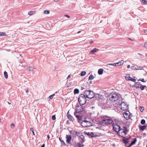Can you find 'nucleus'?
Returning a JSON list of instances; mask_svg holds the SVG:
<instances>
[{"label": "nucleus", "instance_id": "obj_63", "mask_svg": "<svg viewBox=\"0 0 147 147\" xmlns=\"http://www.w3.org/2000/svg\"><path fill=\"white\" fill-rule=\"evenodd\" d=\"M26 93H28V90H26Z\"/></svg>", "mask_w": 147, "mask_h": 147}, {"label": "nucleus", "instance_id": "obj_58", "mask_svg": "<svg viewBox=\"0 0 147 147\" xmlns=\"http://www.w3.org/2000/svg\"><path fill=\"white\" fill-rule=\"evenodd\" d=\"M109 67H110L111 68V69H113L114 68V67L113 66H112L111 67H110L109 66Z\"/></svg>", "mask_w": 147, "mask_h": 147}, {"label": "nucleus", "instance_id": "obj_16", "mask_svg": "<svg viewBox=\"0 0 147 147\" xmlns=\"http://www.w3.org/2000/svg\"><path fill=\"white\" fill-rule=\"evenodd\" d=\"M131 137L123 139L122 140L123 142L125 144V146L129 142V139Z\"/></svg>", "mask_w": 147, "mask_h": 147}, {"label": "nucleus", "instance_id": "obj_18", "mask_svg": "<svg viewBox=\"0 0 147 147\" xmlns=\"http://www.w3.org/2000/svg\"><path fill=\"white\" fill-rule=\"evenodd\" d=\"M137 67V68L136 67V66H131V68L133 70H143V67H142V68H139L138 67Z\"/></svg>", "mask_w": 147, "mask_h": 147}, {"label": "nucleus", "instance_id": "obj_57", "mask_svg": "<svg viewBox=\"0 0 147 147\" xmlns=\"http://www.w3.org/2000/svg\"><path fill=\"white\" fill-rule=\"evenodd\" d=\"M45 145L44 144H43L40 147H45Z\"/></svg>", "mask_w": 147, "mask_h": 147}, {"label": "nucleus", "instance_id": "obj_34", "mask_svg": "<svg viewBox=\"0 0 147 147\" xmlns=\"http://www.w3.org/2000/svg\"><path fill=\"white\" fill-rule=\"evenodd\" d=\"M146 122L145 120L144 119H142L141 120L140 123L142 125H144L145 124Z\"/></svg>", "mask_w": 147, "mask_h": 147}, {"label": "nucleus", "instance_id": "obj_33", "mask_svg": "<svg viewBox=\"0 0 147 147\" xmlns=\"http://www.w3.org/2000/svg\"><path fill=\"white\" fill-rule=\"evenodd\" d=\"M86 74V73L85 71H83L80 74V75L81 76H85Z\"/></svg>", "mask_w": 147, "mask_h": 147}, {"label": "nucleus", "instance_id": "obj_64", "mask_svg": "<svg viewBox=\"0 0 147 147\" xmlns=\"http://www.w3.org/2000/svg\"><path fill=\"white\" fill-rule=\"evenodd\" d=\"M7 103L9 105H10L11 104V103L9 102H8Z\"/></svg>", "mask_w": 147, "mask_h": 147}, {"label": "nucleus", "instance_id": "obj_46", "mask_svg": "<svg viewBox=\"0 0 147 147\" xmlns=\"http://www.w3.org/2000/svg\"><path fill=\"white\" fill-rule=\"evenodd\" d=\"M141 109H140V111L142 112H143L144 110V108L143 107H141Z\"/></svg>", "mask_w": 147, "mask_h": 147}, {"label": "nucleus", "instance_id": "obj_32", "mask_svg": "<svg viewBox=\"0 0 147 147\" xmlns=\"http://www.w3.org/2000/svg\"><path fill=\"white\" fill-rule=\"evenodd\" d=\"M131 77L129 76V75H128L127 76H126L125 79L127 80H129Z\"/></svg>", "mask_w": 147, "mask_h": 147}, {"label": "nucleus", "instance_id": "obj_24", "mask_svg": "<svg viewBox=\"0 0 147 147\" xmlns=\"http://www.w3.org/2000/svg\"><path fill=\"white\" fill-rule=\"evenodd\" d=\"M36 13L34 11H30L28 12V14L30 16H31L34 14Z\"/></svg>", "mask_w": 147, "mask_h": 147}, {"label": "nucleus", "instance_id": "obj_1", "mask_svg": "<svg viewBox=\"0 0 147 147\" xmlns=\"http://www.w3.org/2000/svg\"><path fill=\"white\" fill-rule=\"evenodd\" d=\"M110 117L107 115L102 116V130H104L105 129L103 128L105 126L103 125L105 124L106 125H110L112 123L117 124L119 120L117 119L113 118L112 119H110Z\"/></svg>", "mask_w": 147, "mask_h": 147}, {"label": "nucleus", "instance_id": "obj_3", "mask_svg": "<svg viewBox=\"0 0 147 147\" xmlns=\"http://www.w3.org/2000/svg\"><path fill=\"white\" fill-rule=\"evenodd\" d=\"M123 128L125 129H121V128L120 129H119V130L117 132L118 135L123 138H124L125 136L127 134L128 131L126 127H124Z\"/></svg>", "mask_w": 147, "mask_h": 147}, {"label": "nucleus", "instance_id": "obj_28", "mask_svg": "<svg viewBox=\"0 0 147 147\" xmlns=\"http://www.w3.org/2000/svg\"><path fill=\"white\" fill-rule=\"evenodd\" d=\"M79 91L78 89H75L74 91V94H78L79 93Z\"/></svg>", "mask_w": 147, "mask_h": 147}, {"label": "nucleus", "instance_id": "obj_37", "mask_svg": "<svg viewBox=\"0 0 147 147\" xmlns=\"http://www.w3.org/2000/svg\"><path fill=\"white\" fill-rule=\"evenodd\" d=\"M142 2L144 4H147V1L145 0H142Z\"/></svg>", "mask_w": 147, "mask_h": 147}, {"label": "nucleus", "instance_id": "obj_2", "mask_svg": "<svg viewBox=\"0 0 147 147\" xmlns=\"http://www.w3.org/2000/svg\"><path fill=\"white\" fill-rule=\"evenodd\" d=\"M109 100L112 102H114L119 99H121L120 94L115 92H112L109 95Z\"/></svg>", "mask_w": 147, "mask_h": 147}, {"label": "nucleus", "instance_id": "obj_51", "mask_svg": "<svg viewBox=\"0 0 147 147\" xmlns=\"http://www.w3.org/2000/svg\"><path fill=\"white\" fill-rule=\"evenodd\" d=\"M107 65H108V66H109V65H111L112 66H113V64H112V63H109L108 64H107Z\"/></svg>", "mask_w": 147, "mask_h": 147}, {"label": "nucleus", "instance_id": "obj_4", "mask_svg": "<svg viewBox=\"0 0 147 147\" xmlns=\"http://www.w3.org/2000/svg\"><path fill=\"white\" fill-rule=\"evenodd\" d=\"M78 100L80 104L81 105H83L86 103V99L84 95L81 94L79 96Z\"/></svg>", "mask_w": 147, "mask_h": 147}, {"label": "nucleus", "instance_id": "obj_40", "mask_svg": "<svg viewBox=\"0 0 147 147\" xmlns=\"http://www.w3.org/2000/svg\"><path fill=\"white\" fill-rule=\"evenodd\" d=\"M31 131H32V134L34 135H35L34 132V129L33 128H31L30 129Z\"/></svg>", "mask_w": 147, "mask_h": 147}, {"label": "nucleus", "instance_id": "obj_43", "mask_svg": "<svg viewBox=\"0 0 147 147\" xmlns=\"http://www.w3.org/2000/svg\"><path fill=\"white\" fill-rule=\"evenodd\" d=\"M98 73L99 75L101 74V68L99 69Z\"/></svg>", "mask_w": 147, "mask_h": 147}, {"label": "nucleus", "instance_id": "obj_52", "mask_svg": "<svg viewBox=\"0 0 147 147\" xmlns=\"http://www.w3.org/2000/svg\"><path fill=\"white\" fill-rule=\"evenodd\" d=\"M132 145L130 144L128 146H127V147H131Z\"/></svg>", "mask_w": 147, "mask_h": 147}, {"label": "nucleus", "instance_id": "obj_31", "mask_svg": "<svg viewBox=\"0 0 147 147\" xmlns=\"http://www.w3.org/2000/svg\"><path fill=\"white\" fill-rule=\"evenodd\" d=\"M4 74L5 76V78L6 79H7L8 78V75L6 71H5L4 72Z\"/></svg>", "mask_w": 147, "mask_h": 147}, {"label": "nucleus", "instance_id": "obj_13", "mask_svg": "<svg viewBox=\"0 0 147 147\" xmlns=\"http://www.w3.org/2000/svg\"><path fill=\"white\" fill-rule=\"evenodd\" d=\"M130 113L129 111H125L123 113V115L125 119H128L129 118L130 116Z\"/></svg>", "mask_w": 147, "mask_h": 147}, {"label": "nucleus", "instance_id": "obj_20", "mask_svg": "<svg viewBox=\"0 0 147 147\" xmlns=\"http://www.w3.org/2000/svg\"><path fill=\"white\" fill-rule=\"evenodd\" d=\"M140 130L141 131H144V129H146V125H141L139 127Z\"/></svg>", "mask_w": 147, "mask_h": 147}, {"label": "nucleus", "instance_id": "obj_36", "mask_svg": "<svg viewBox=\"0 0 147 147\" xmlns=\"http://www.w3.org/2000/svg\"><path fill=\"white\" fill-rule=\"evenodd\" d=\"M129 80H130L132 82H135L136 81V80L135 78H133L131 77Z\"/></svg>", "mask_w": 147, "mask_h": 147}, {"label": "nucleus", "instance_id": "obj_35", "mask_svg": "<svg viewBox=\"0 0 147 147\" xmlns=\"http://www.w3.org/2000/svg\"><path fill=\"white\" fill-rule=\"evenodd\" d=\"M50 11L49 10H44V14H48L49 13Z\"/></svg>", "mask_w": 147, "mask_h": 147}, {"label": "nucleus", "instance_id": "obj_45", "mask_svg": "<svg viewBox=\"0 0 147 147\" xmlns=\"http://www.w3.org/2000/svg\"><path fill=\"white\" fill-rule=\"evenodd\" d=\"M59 140L61 142H62L65 145V142L63 141L62 140H61V139L60 138H59Z\"/></svg>", "mask_w": 147, "mask_h": 147}, {"label": "nucleus", "instance_id": "obj_30", "mask_svg": "<svg viewBox=\"0 0 147 147\" xmlns=\"http://www.w3.org/2000/svg\"><path fill=\"white\" fill-rule=\"evenodd\" d=\"M6 35V33L4 32H0V37L1 36H5Z\"/></svg>", "mask_w": 147, "mask_h": 147}, {"label": "nucleus", "instance_id": "obj_48", "mask_svg": "<svg viewBox=\"0 0 147 147\" xmlns=\"http://www.w3.org/2000/svg\"><path fill=\"white\" fill-rule=\"evenodd\" d=\"M117 63H114L113 64V66L114 67V66H116L117 65Z\"/></svg>", "mask_w": 147, "mask_h": 147}, {"label": "nucleus", "instance_id": "obj_27", "mask_svg": "<svg viewBox=\"0 0 147 147\" xmlns=\"http://www.w3.org/2000/svg\"><path fill=\"white\" fill-rule=\"evenodd\" d=\"M80 137V138L81 139L83 142L85 141V140L84 139V136L82 135V134Z\"/></svg>", "mask_w": 147, "mask_h": 147}, {"label": "nucleus", "instance_id": "obj_61", "mask_svg": "<svg viewBox=\"0 0 147 147\" xmlns=\"http://www.w3.org/2000/svg\"><path fill=\"white\" fill-rule=\"evenodd\" d=\"M90 44H92V43H93V41H91L90 42Z\"/></svg>", "mask_w": 147, "mask_h": 147}, {"label": "nucleus", "instance_id": "obj_22", "mask_svg": "<svg viewBox=\"0 0 147 147\" xmlns=\"http://www.w3.org/2000/svg\"><path fill=\"white\" fill-rule=\"evenodd\" d=\"M98 50L97 49L95 48L93 49V50H92L90 51V54H94L97 51H98Z\"/></svg>", "mask_w": 147, "mask_h": 147}, {"label": "nucleus", "instance_id": "obj_7", "mask_svg": "<svg viewBox=\"0 0 147 147\" xmlns=\"http://www.w3.org/2000/svg\"><path fill=\"white\" fill-rule=\"evenodd\" d=\"M81 125L83 127H87L92 125V124L91 122L87 121H82L81 123Z\"/></svg>", "mask_w": 147, "mask_h": 147}, {"label": "nucleus", "instance_id": "obj_26", "mask_svg": "<svg viewBox=\"0 0 147 147\" xmlns=\"http://www.w3.org/2000/svg\"><path fill=\"white\" fill-rule=\"evenodd\" d=\"M117 63V64L118 65H122L123 64V61L121 60V61H120Z\"/></svg>", "mask_w": 147, "mask_h": 147}, {"label": "nucleus", "instance_id": "obj_54", "mask_svg": "<svg viewBox=\"0 0 147 147\" xmlns=\"http://www.w3.org/2000/svg\"><path fill=\"white\" fill-rule=\"evenodd\" d=\"M70 77H71V76H70V75H69L67 77V78H70Z\"/></svg>", "mask_w": 147, "mask_h": 147}, {"label": "nucleus", "instance_id": "obj_15", "mask_svg": "<svg viewBox=\"0 0 147 147\" xmlns=\"http://www.w3.org/2000/svg\"><path fill=\"white\" fill-rule=\"evenodd\" d=\"M66 142L67 144H70L71 143V141L72 139L71 136V135H66Z\"/></svg>", "mask_w": 147, "mask_h": 147}, {"label": "nucleus", "instance_id": "obj_62", "mask_svg": "<svg viewBox=\"0 0 147 147\" xmlns=\"http://www.w3.org/2000/svg\"><path fill=\"white\" fill-rule=\"evenodd\" d=\"M81 32V31H78V34H79Z\"/></svg>", "mask_w": 147, "mask_h": 147}, {"label": "nucleus", "instance_id": "obj_19", "mask_svg": "<svg viewBox=\"0 0 147 147\" xmlns=\"http://www.w3.org/2000/svg\"><path fill=\"white\" fill-rule=\"evenodd\" d=\"M67 118L69 119H70L71 121H73L74 120V117L68 114V112L67 113Z\"/></svg>", "mask_w": 147, "mask_h": 147}, {"label": "nucleus", "instance_id": "obj_38", "mask_svg": "<svg viewBox=\"0 0 147 147\" xmlns=\"http://www.w3.org/2000/svg\"><path fill=\"white\" fill-rule=\"evenodd\" d=\"M54 95H55V94H53L50 96L49 97V98L50 99H52L53 98Z\"/></svg>", "mask_w": 147, "mask_h": 147}, {"label": "nucleus", "instance_id": "obj_17", "mask_svg": "<svg viewBox=\"0 0 147 147\" xmlns=\"http://www.w3.org/2000/svg\"><path fill=\"white\" fill-rule=\"evenodd\" d=\"M100 119H98L97 118H95L93 119L92 121L93 122H95L97 124H100Z\"/></svg>", "mask_w": 147, "mask_h": 147}, {"label": "nucleus", "instance_id": "obj_10", "mask_svg": "<svg viewBox=\"0 0 147 147\" xmlns=\"http://www.w3.org/2000/svg\"><path fill=\"white\" fill-rule=\"evenodd\" d=\"M134 86L137 88L140 89L141 90H143L144 89L145 87H146L145 85L143 86L142 84H140V82H136Z\"/></svg>", "mask_w": 147, "mask_h": 147}, {"label": "nucleus", "instance_id": "obj_25", "mask_svg": "<svg viewBox=\"0 0 147 147\" xmlns=\"http://www.w3.org/2000/svg\"><path fill=\"white\" fill-rule=\"evenodd\" d=\"M76 134L77 136L80 137L82 134V133L81 132L76 131Z\"/></svg>", "mask_w": 147, "mask_h": 147}, {"label": "nucleus", "instance_id": "obj_5", "mask_svg": "<svg viewBox=\"0 0 147 147\" xmlns=\"http://www.w3.org/2000/svg\"><path fill=\"white\" fill-rule=\"evenodd\" d=\"M102 108L106 109L107 108V102L108 98L107 97H104L103 95H102Z\"/></svg>", "mask_w": 147, "mask_h": 147}, {"label": "nucleus", "instance_id": "obj_53", "mask_svg": "<svg viewBox=\"0 0 147 147\" xmlns=\"http://www.w3.org/2000/svg\"><path fill=\"white\" fill-rule=\"evenodd\" d=\"M144 32L145 33H146L147 32V30H144Z\"/></svg>", "mask_w": 147, "mask_h": 147}, {"label": "nucleus", "instance_id": "obj_11", "mask_svg": "<svg viewBox=\"0 0 147 147\" xmlns=\"http://www.w3.org/2000/svg\"><path fill=\"white\" fill-rule=\"evenodd\" d=\"M112 126L113 130L116 132L119 130V129L121 128L120 126L117 123H113Z\"/></svg>", "mask_w": 147, "mask_h": 147}, {"label": "nucleus", "instance_id": "obj_14", "mask_svg": "<svg viewBox=\"0 0 147 147\" xmlns=\"http://www.w3.org/2000/svg\"><path fill=\"white\" fill-rule=\"evenodd\" d=\"M102 93L104 94V97L108 98V96L109 97V95L111 94V93L109 92V91H105L104 90H102Z\"/></svg>", "mask_w": 147, "mask_h": 147}, {"label": "nucleus", "instance_id": "obj_44", "mask_svg": "<svg viewBox=\"0 0 147 147\" xmlns=\"http://www.w3.org/2000/svg\"><path fill=\"white\" fill-rule=\"evenodd\" d=\"M55 119H56V118H55V115H53L52 116V119L53 120H54Z\"/></svg>", "mask_w": 147, "mask_h": 147}, {"label": "nucleus", "instance_id": "obj_8", "mask_svg": "<svg viewBox=\"0 0 147 147\" xmlns=\"http://www.w3.org/2000/svg\"><path fill=\"white\" fill-rule=\"evenodd\" d=\"M96 129H97V131H98V130L99 129V127H96ZM98 134H99V136L96 135H94L93 133L92 132H86V134L88 135V136H90L91 137H96L98 136H100V133L99 132H96Z\"/></svg>", "mask_w": 147, "mask_h": 147}, {"label": "nucleus", "instance_id": "obj_12", "mask_svg": "<svg viewBox=\"0 0 147 147\" xmlns=\"http://www.w3.org/2000/svg\"><path fill=\"white\" fill-rule=\"evenodd\" d=\"M76 111L75 113H79L83 111L84 109L81 105L80 106H77L76 107Z\"/></svg>", "mask_w": 147, "mask_h": 147}, {"label": "nucleus", "instance_id": "obj_41", "mask_svg": "<svg viewBox=\"0 0 147 147\" xmlns=\"http://www.w3.org/2000/svg\"><path fill=\"white\" fill-rule=\"evenodd\" d=\"M138 81H141L142 82H146V81H144V78H142L141 80H138Z\"/></svg>", "mask_w": 147, "mask_h": 147}, {"label": "nucleus", "instance_id": "obj_42", "mask_svg": "<svg viewBox=\"0 0 147 147\" xmlns=\"http://www.w3.org/2000/svg\"><path fill=\"white\" fill-rule=\"evenodd\" d=\"M76 147H82L81 145L79 143L78 144H77L76 145Z\"/></svg>", "mask_w": 147, "mask_h": 147}, {"label": "nucleus", "instance_id": "obj_55", "mask_svg": "<svg viewBox=\"0 0 147 147\" xmlns=\"http://www.w3.org/2000/svg\"><path fill=\"white\" fill-rule=\"evenodd\" d=\"M59 0H54V1H55V2H57Z\"/></svg>", "mask_w": 147, "mask_h": 147}, {"label": "nucleus", "instance_id": "obj_60", "mask_svg": "<svg viewBox=\"0 0 147 147\" xmlns=\"http://www.w3.org/2000/svg\"><path fill=\"white\" fill-rule=\"evenodd\" d=\"M103 69L102 68V74Z\"/></svg>", "mask_w": 147, "mask_h": 147}, {"label": "nucleus", "instance_id": "obj_23", "mask_svg": "<svg viewBox=\"0 0 147 147\" xmlns=\"http://www.w3.org/2000/svg\"><path fill=\"white\" fill-rule=\"evenodd\" d=\"M136 141H137L136 138H134L133 140L131 142V144L133 145L134 144L136 143Z\"/></svg>", "mask_w": 147, "mask_h": 147}, {"label": "nucleus", "instance_id": "obj_9", "mask_svg": "<svg viewBox=\"0 0 147 147\" xmlns=\"http://www.w3.org/2000/svg\"><path fill=\"white\" fill-rule=\"evenodd\" d=\"M128 105L125 102H121L120 107L121 109L123 111H125L128 109Z\"/></svg>", "mask_w": 147, "mask_h": 147}, {"label": "nucleus", "instance_id": "obj_49", "mask_svg": "<svg viewBox=\"0 0 147 147\" xmlns=\"http://www.w3.org/2000/svg\"><path fill=\"white\" fill-rule=\"evenodd\" d=\"M144 46L145 47L147 48V42L145 43Z\"/></svg>", "mask_w": 147, "mask_h": 147}, {"label": "nucleus", "instance_id": "obj_6", "mask_svg": "<svg viewBox=\"0 0 147 147\" xmlns=\"http://www.w3.org/2000/svg\"><path fill=\"white\" fill-rule=\"evenodd\" d=\"M84 94L86 95V97L89 98H92L94 96V92L90 90L86 91Z\"/></svg>", "mask_w": 147, "mask_h": 147}, {"label": "nucleus", "instance_id": "obj_50", "mask_svg": "<svg viewBox=\"0 0 147 147\" xmlns=\"http://www.w3.org/2000/svg\"><path fill=\"white\" fill-rule=\"evenodd\" d=\"M64 16L66 17H67L68 18H70V16L67 15H65Z\"/></svg>", "mask_w": 147, "mask_h": 147}, {"label": "nucleus", "instance_id": "obj_21", "mask_svg": "<svg viewBox=\"0 0 147 147\" xmlns=\"http://www.w3.org/2000/svg\"><path fill=\"white\" fill-rule=\"evenodd\" d=\"M78 113H74V115L79 120H81L82 119V116H80L79 115H77Z\"/></svg>", "mask_w": 147, "mask_h": 147}, {"label": "nucleus", "instance_id": "obj_39", "mask_svg": "<svg viewBox=\"0 0 147 147\" xmlns=\"http://www.w3.org/2000/svg\"><path fill=\"white\" fill-rule=\"evenodd\" d=\"M28 68L29 69V71H30L33 70L34 69L33 67H30Z\"/></svg>", "mask_w": 147, "mask_h": 147}, {"label": "nucleus", "instance_id": "obj_59", "mask_svg": "<svg viewBox=\"0 0 147 147\" xmlns=\"http://www.w3.org/2000/svg\"><path fill=\"white\" fill-rule=\"evenodd\" d=\"M47 137L48 138V139L49 140V135L47 136Z\"/></svg>", "mask_w": 147, "mask_h": 147}, {"label": "nucleus", "instance_id": "obj_29", "mask_svg": "<svg viewBox=\"0 0 147 147\" xmlns=\"http://www.w3.org/2000/svg\"><path fill=\"white\" fill-rule=\"evenodd\" d=\"M94 78V76L92 75H90L89 77V80H92Z\"/></svg>", "mask_w": 147, "mask_h": 147}, {"label": "nucleus", "instance_id": "obj_56", "mask_svg": "<svg viewBox=\"0 0 147 147\" xmlns=\"http://www.w3.org/2000/svg\"><path fill=\"white\" fill-rule=\"evenodd\" d=\"M130 67V65H127V68H129Z\"/></svg>", "mask_w": 147, "mask_h": 147}, {"label": "nucleus", "instance_id": "obj_47", "mask_svg": "<svg viewBox=\"0 0 147 147\" xmlns=\"http://www.w3.org/2000/svg\"><path fill=\"white\" fill-rule=\"evenodd\" d=\"M11 126L13 128H14V124H13V123L11 124Z\"/></svg>", "mask_w": 147, "mask_h": 147}]
</instances>
